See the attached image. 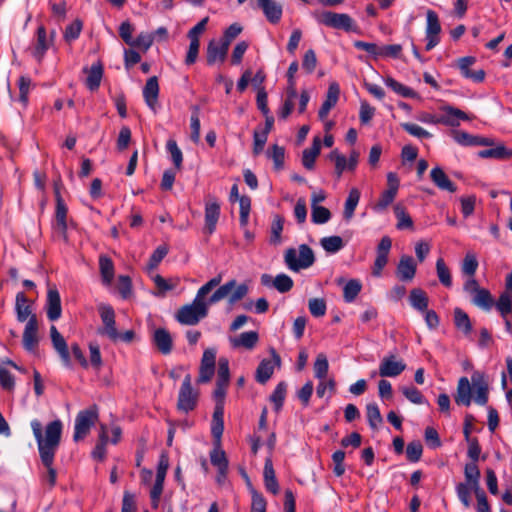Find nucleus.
Listing matches in <instances>:
<instances>
[{
    "instance_id": "c756f323",
    "label": "nucleus",
    "mask_w": 512,
    "mask_h": 512,
    "mask_svg": "<svg viewBox=\"0 0 512 512\" xmlns=\"http://www.w3.org/2000/svg\"><path fill=\"white\" fill-rule=\"evenodd\" d=\"M15 310L17 314V320L19 322L29 320V318L33 315L28 298L23 292H19L16 295Z\"/></svg>"
},
{
    "instance_id": "9d476101",
    "label": "nucleus",
    "mask_w": 512,
    "mask_h": 512,
    "mask_svg": "<svg viewBox=\"0 0 512 512\" xmlns=\"http://www.w3.org/2000/svg\"><path fill=\"white\" fill-rule=\"evenodd\" d=\"M392 247V240L389 236H383L377 246L376 258L372 267V275L380 277L384 267L388 263L389 252Z\"/></svg>"
},
{
    "instance_id": "6e6552de",
    "label": "nucleus",
    "mask_w": 512,
    "mask_h": 512,
    "mask_svg": "<svg viewBox=\"0 0 512 512\" xmlns=\"http://www.w3.org/2000/svg\"><path fill=\"white\" fill-rule=\"evenodd\" d=\"M98 312L103 325L97 329V333L108 337L113 342L118 341L120 333L116 328L114 309L110 305L102 303L98 306Z\"/></svg>"
},
{
    "instance_id": "7c9ffc66",
    "label": "nucleus",
    "mask_w": 512,
    "mask_h": 512,
    "mask_svg": "<svg viewBox=\"0 0 512 512\" xmlns=\"http://www.w3.org/2000/svg\"><path fill=\"white\" fill-rule=\"evenodd\" d=\"M480 158L508 159L512 157V150L508 149L504 144H497L494 147L484 149L478 152Z\"/></svg>"
},
{
    "instance_id": "603ef678",
    "label": "nucleus",
    "mask_w": 512,
    "mask_h": 512,
    "mask_svg": "<svg viewBox=\"0 0 512 512\" xmlns=\"http://www.w3.org/2000/svg\"><path fill=\"white\" fill-rule=\"evenodd\" d=\"M328 369L329 364L326 355L323 353L318 354L314 363L315 377L323 380L327 376Z\"/></svg>"
},
{
    "instance_id": "0eeeda50",
    "label": "nucleus",
    "mask_w": 512,
    "mask_h": 512,
    "mask_svg": "<svg viewBox=\"0 0 512 512\" xmlns=\"http://www.w3.org/2000/svg\"><path fill=\"white\" fill-rule=\"evenodd\" d=\"M463 290L471 297V302L486 311H489L493 304V298L490 292L481 288L475 278H469L463 286Z\"/></svg>"
},
{
    "instance_id": "680f3d73",
    "label": "nucleus",
    "mask_w": 512,
    "mask_h": 512,
    "mask_svg": "<svg viewBox=\"0 0 512 512\" xmlns=\"http://www.w3.org/2000/svg\"><path fill=\"white\" fill-rule=\"evenodd\" d=\"M88 347L90 351V364L95 370L98 371L102 366L100 346L96 341H91Z\"/></svg>"
},
{
    "instance_id": "3c124183",
    "label": "nucleus",
    "mask_w": 512,
    "mask_h": 512,
    "mask_svg": "<svg viewBox=\"0 0 512 512\" xmlns=\"http://www.w3.org/2000/svg\"><path fill=\"white\" fill-rule=\"evenodd\" d=\"M166 148L171 155V159L173 161L175 168L177 170H180L182 167L183 155L176 141L173 139H169L167 141Z\"/></svg>"
},
{
    "instance_id": "e433bc0d",
    "label": "nucleus",
    "mask_w": 512,
    "mask_h": 512,
    "mask_svg": "<svg viewBox=\"0 0 512 512\" xmlns=\"http://www.w3.org/2000/svg\"><path fill=\"white\" fill-rule=\"evenodd\" d=\"M360 192L358 189L353 188L350 190L344 207V218L350 220L353 217L354 211L359 203Z\"/></svg>"
},
{
    "instance_id": "6ab92c4d",
    "label": "nucleus",
    "mask_w": 512,
    "mask_h": 512,
    "mask_svg": "<svg viewBox=\"0 0 512 512\" xmlns=\"http://www.w3.org/2000/svg\"><path fill=\"white\" fill-rule=\"evenodd\" d=\"M47 317L50 321H56L62 313L61 299L58 290L53 287L49 288L46 301Z\"/></svg>"
},
{
    "instance_id": "412c9836",
    "label": "nucleus",
    "mask_w": 512,
    "mask_h": 512,
    "mask_svg": "<svg viewBox=\"0 0 512 512\" xmlns=\"http://www.w3.org/2000/svg\"><path fill=\"white\" fill-rule=\"evenodd\" d=\"M442 111L444 114L439 117V121L443 125L456 127L460 125L461 120L466 121L470 119L464 111L453 106H444Z\"/></svg>"
},
{
    "instance_id": "473e14b6",
    "label": "nucleus",
    "mask_w": 512,
    "mask_h": 512,
    "mask_svg": "<svg viewBox=\"0 0 512 512\" xmlns=\"http://www.w3.org/2000/svg\"><path fill=\"white\" fill-rule=\"evenodd\" d=\"M99 269L103 284L110 285L114 278V264L112 260L106 255H101L99 257Z\"/></svg>"
},
{
    "instance_id": "5701e85b",
    "label": "nucleus",
    "mask_w": 512,
    "mask_h": 512,
    "mask_svg": "<svg viewBox=\"0 0 512 512\" xmlns=\"http://www.w3.org/2000/svg\"><path fill=\"white\" fill-rule=\"evenodd\" d=\"M229 46L227 43H217L214 40L210 41L207 46L206 60L208 65H213L217 61L224 62L227 56Z\"/></svg>"
},
{
    "instance_id": "f3484780",
    "label": "nucleus",
    "mask_w": 512,
    "mask_h": 512,
    "mask_svg": "<svg viewBox=\"0 0 512 512\" xmlns=\"http://www.w3.org/2000/svg\"><path fill=\"white\" fill-rule=\"evenodd\" d=\"M339 95H340L339 85L336 82L330 83L328 90H327L326 99L323 102V104L321 105L319 112H318V117L321 121H324L327 118L330 110L333 107H335V105L337 104V102L339 100Z\"/></svg>"
},
{
    "instance_id": "e2e57ef3",
    "label": "nucleus",
    "mask_w": 512,
    "mask_h": 512,
    "mask_svg": "<svg viewBox=\"0 0 512 512\" xmlns=\"http://www.w3.org/2000/svg\"><path fill=\"white\" fill-rule=\"evenodd\" d=\"M451 135L453 139L462 146H475V141L477 140V136L460 130H453Z\"/></svg>"
},
{
    "instance_id": "338daca9",
    "label": "nucleus",
    "mask_w": 512,
    "mask_h": 512,
    "mask_svg": "<svg viewBox=\"0 0 512 512\" xmlns=\"http://www.w3.org/2000/svg\"><path fill=\"white\" fill-rule=\"evenodd\" d=\"M154 37L152 34L147 32L140 33L136 39L133 40L131 47H136L147 51L153 44Z\"/></svg>"
},
{
    "instance_id": "2eb2a0df",
    "label": "nucleus",
    "mask_w": 512,
    "mask_h": 512,
    "mask_svg": "<svg viewBox=\"0 0 512 512\" xmlns=\"http://www.w3.org/2000/svg\"><path fill=\"white\" fill-rule=\"evenodd\" d=\"M38 321L36 315H32L26 323L23 332V346L29 352H35L38 346Z\"/></svg>"
},
{
    "instance_id": "5fc2aeb1",
    "label": "nucleus",
    "mask_w": 512,
    "mask_h": 512,
    "mask_svg": "<svg viewBox=\"0 0 512 512\" xmlns=\"http://www.w3.org/2000/svg\"><path fill=\"white\" fill-rule=\"evenodd\" d=\"M32 86V81L27 76H20L18 79V88H19V101L23 104V106H27L28 104V95L30 88Z\"/></svg>"
},
{
    "instance_id": "b1692460",
    "label": "nucleus",
    "mask_w": 512,
    "mask_h": 512,
    "mask_svg": "<svg viewBox=\"0 0 512 512\" xmlns=\"http://www.w3.org/2000/svg\"><path fill=\"white\" fill-rule=\"evenodd\" d=\"M50 335L54 349L59 353L62 361L68 365L70 363V354L64 337L54 325L50 328Z\"/></svg>"
},
{
    "instance_id": "8fccbe9b",
    "label": "nucleus",
    "mask_w": 512,
    "mask_h": 512,
    "mask_svg": "<svg viewBox=\"0 0 512 512\" xmlns=\"http://www.w3.org/2000/svg\"><path fill=\"white\" fill-rule=\"evenodd\" d=\"M273 287L280 293H286L293 287V280L286 274H278L272 281Z\"/></svg>"
},
{
    "instance_id": "a878e982",
    "label": "nucleus",
    "mask_w": 512,
    "mask_h": 512,
    "mask_svg": "<svg viewBox=\"0 0 512 512\" xmlns=\"http://www.w3.org/2000/svg\"><path fill=\"white\" fill-rule=\"evenodd\" d=\"M430 177L433 183L441 190L451 193L456 192V185L448 178L442 168L435 167L430 172Z\"/></svg>"
},
{
    "instance_id": "423d86ee",
    "label": "nucleus",
    "mask_w": 512,
    "mask_h": 512,
    "mask_svg": "<svg viewBox=\"0 0 512 512\" xmlns=\"http://www.w3.org/2000/svg\"><path fill=\"white\" fill-rule=\"evenodd\" d=\"M314 17L319 24L325 25L327 27L342 29L346 32L355 30L353 19L345 13L323 11L321 13H315Z\"/></svg>"
},
{
    "instance_id": "7ed1b4c3",
    "label": "nucleus",
    "mask_w": 512,
    "mask_h": 512,
    "mask_svg": "<svg viewBox=\"0 0 512 512\" xmlns=\"http://www.w3.org/2000/svg\"><path fill=\"white\" fill-rule=\"evenodd\" d=\"M472 391L475 393V402L478 405H486L488 402L489 386L485 376L481 372H474L471 376V383L467 377H461L458 381L454 400L456 404L469 406L472 401Z\"/></svg>"
},
{
    "instance_id": "052dcab7",
    "label": "nucleus",
    "mask_w": 512,
    "mask_h": 512,
    "mask_svg": "<svg viewBox=\"0 0 512 512\" xmlns=\"http://www.w3.org/2000/svg\"><path fill=\"white\" fill-rule=\"evenodd\" d=\"M238 201L240 206V225L244 227L248 224L251 210V199L250 197L243 195L239 198Z\"/></svg>"
},
{
    "instance_id": "4be33fe9",
    "label": "nucleus",
    "mask_w": 512,
    "mask_h": 512,
    "mask_svg": "<svg viewBox=\"0 0 512 512\" xmlns=\"http://www.w3.org/2000/svg\"><path fill=\"white\" fill-rule=\"evenodd\" d=\"M159 96V83L156 76L148 78L143 88V97L147 106L154 112L157 109Z\"/></svg>"
},
{
    "instance_id": "4468645a",
    "label": "nucleus",
    "mask_w": 512,
    "mask_h": 512,
    "mask_svg": "<svg viewBox=\"0 0 512 512\" xmlns=\"http://www.w3.org/2000/svg\"><path fill=\"white\" fill-rule=\"evenodd\" d=\"M406 369V364L402 360H397L396 356L390 355L384 357L379 365V374L381 377H397Z\"/></svg>"
},
{
    "instance_id": "6e6d98bb",
    "label": "nucleus",
    "mask_w": 512,
    "mask_h": 512,
    "mask_svg": "<svg viewBox=\"0 0 512 512\" xmlns=\"http://www.w3.org/2000/svg\"><path fill=\"white\" fill-rule=\"evenodd\" d=\"M286 388H287L286 384L284 382H280L276 386L272 395L270 396V400L275 405L276 411H279L283 406V402H284L285 396H286Z\"/></svg>"
},
{
    "instance_id": "9b49d317",
    "label": "nucleus",
    "mask_w": 512,
    "mask_h": 512,
    "mask_svg": "<svg viewBox=\"0 0 512 512\" xmlns=\"http://www.w3.org/2000/svg\"><path fill=\"white\" fill-rule=\"evenodd\" d=\"M220 217V204L214 196L209 195L205 202V226L204 232L211 235Z\"/></svg>"
},
{
    "instance_id": "2f4dec72",
    "label": "nucleus",
    "mask_w": 512,
    "mask_h": 512,
    "mask_svg": "<svg viewBox=\"0 0 512 512\" xmlns=\"http://www.w3.org/2000/svg\"><path fill=\"white\" fill-rule=\"evenodd\" d=\"M409 301L411 306L417 311L424 312L428 308V296L421 288H414L410 291Z\"/></svg>"
},
{
    "instance_id": "a18cd8bd",
    "label": "nucleus",
    "mask_w": 512,
    "mask_h": 512,
    "mask_svg": "<svg viewBox=\"0 0 512 512\" xmlns=\"http://www.w3.org/2000/svg\"><path fill=\"white\" fill-rule=\"evenodd\" d=\"M311 220L315 224L327 223L331 218L329 209L320 205H311Z\"/></svg>"
},
{
    "instance_id": "c03bdc74",
    "label": "nucleus",
    "mask_w": 512,
    "mask_h": 512,
    "mask_svg": "<svg viewBox=\"0 0 512 512\" xmlns=\"http://www.w3.org/2000/svg\"><path fill=\"white\" fill-rule=\"evenodd\" d=\"M322 248L328 253H337L344 247L343 240L340 236H329L321 239Z\"/></svg>"
},
{
    "instance_id": "dca6fc26",
    "label": "nucleus",
    "mask_w": 512,
    "mask_h": 512,
    "mask_svg": "<svg viewBox=\"0 0 512 512\" xmlns=\"http://www.w3.org/2000/svg\"><path fill=\"white\" fill-rule=\"evenodd\" d=\"M417 264L409 255H403L396 268V276L402 282H411L416 275Z\"/></svg>"
},
{
    "instance_id": "f257e3e1",
    "label": "nucleus",
    "mask_w": 512,
    "mask_h": 512,
    "mask_svg": "<svg viewBox=\"0 0 512 512\" xmlns=\"http://www.w3.org/2000/svg\"><path fill=\"white\" fill-rule=\"evenodd\" d=\"M31 428L37 442L41 462L47 469V481L53 487L57 477L53 462L61 441L62 422L60 420L50 422L45 428V433H43L41 422L34 419L31 421Z\"/></svg>"
},
{
    "instance_id": "de8ad7c7",
    "label": "nucleus",
    "mask_w": 512,
    "mask_h": 512,
    "mask_svg": "<svg viewBox=\"0 0 512 512\" xmlns=\"http://www.w3.org/2000/svg\"><path fill=\"white\" fill-rule=\"evenodd\" d=\"M366 414L369 425L372 429H376L383 422L379 407L375 403L366 406Z\"/></svg>"
},
{
    "instance_id": "f03ea898",
    "label": "nucleus",
    "mask_w": 512,
    "mask_h": 512,
    "mask_svg": "<svg viewBox=\"0 0 512 512\" xmlns=\"http://www.w3.org/2000/svg\"><path fill=\"white\" fill-rule=\"evenodd\" d=\"M222 276L217 275L201 286L190 304L183 305L176 313V320L182 325H197L208 315L210 306L205 297L217 286L220 285Z\"/></svg>"
},
{
    "instance_id": "f8f14e48",
    "label": "nucleus",
    "mask_w": 512,
    "mask_h": 512,
    "mask_svg": "<svg viewBox=\"0 0 512 512\" xmlns=\"http://www.w3.org/2000/svg\"><path fill=\"white\" fill-rule=\"evenodd\" d=\"M427 25H426V40L427 44L425 49L427 51L432 50L440 41L439 34L441 32V26L438 15L433 10L427 11Z\"/></svg>"
},
{
    "instance_id": "39448f33",
    "label": "nucleus",
    "mask_w": 512,
    "mask_h": 512,
    "mask_svg": "<svg viewBox=\"0 0 512 512\" xmlns=\"http://www.w3.org/2000/svg\"><path fill=\"white\" fill-rule=\"evenodd\" d=\"M99 414L96 405H92L85 410H81L75 418L74 441L83 440L90 432V429L98 421Z\"/></svg>"
},
{
    "instance_id": "ea45409f",
    "label": "nucleus",
    "mask_w": 512,
    "mask_h": 512,
    "mask_svg": "<svg viewBox=\"0 0 512 512\" xmlns=\"http://www.w3.org/2000/svg\"><path fill=\"white\" fill-rule=\"evenodd\" d=\"M273 371L272 362L266 359L262 360L256 370V380L261 384L266 383L271 378Z\"/></svg>"
},
{
    "instance_id": "20e7f679",
    "label": "nucleus",
    "mask_w": 512,
    "mask_h": 512,
    "mask_svg": "<svg viewBox=\"0 0 512 512\" xmlns=\"http://www.w3.org/2000/svg\"><path fill=\"white\" fill-rule=\"evenodd\" d=\"M287 267L295 272L307 269L315 262L313 250L306 244H301L298 249L289 248L284 255Z\"/></svg>"
},
{
    "instance_id": "f704fd0d",
    "label": "nucleus",
    "mask_w": 512,
    "mask_h": 512,
    "mask_svg": "<svg viewBox=\"0 0 512 512\" xmlns=\"http://www.w3.org/2000/svg\"><path fill=\"white\" fill-rule=\"evenodd\" d=\"M384 83L386 84V86L391 88L396 94L402 97L414 98L417 96V93L413 89L403 85L402 83L396 81L392 77H386L384 79Z\"/></svg>"
},
{
    "instance_id": "bf43d9fd",
    "label": "nucleus",
    "mask_w": 512,
    "mask_h": 512,
    "mask_svg": "<svg viewBox=\"0 0 512 512\" xmlns=\"http://www.w3.org/2000/svg\"><path fill=\"white\" fill-rule=\"evenodd\" d=\"M423 446L420 441H412L406 447V456L410 462H418L422 456Z\"/></svg>"
},
{
    "instance_id": "ddd939ff",
    "label": "nucleus",
    "mask_w": 512,
    "mask_h": 512,
    "mask_svg": "<svg viewBox=\"0 0 512 512\" xmlns=\"http://www.w3.org/2000/svg\"><path fill=\"white\" fill-rule=\"evenodd\" d=\"M67 206L61 195H57L56 210H55V224L54 230L58 233L64 241L68 240L67 236Z\"/></svg>"
},
{
    "instance_id": "79ce46f5",
    "label": "nucleus",
    "mask_w": 512,
    "mask_h": 512,
    "mask_svg": "<svg viewBox=\"0 0 512 512\" xmlns=\"http://www.w3.org/2000/svg\"><path fill=\"white\" fill-rule=\"evenodd\" d=\"M495 305L502 318L506 319V316L512 312V294L510 292H503Z\"/></svg>"
},
{
    "instance_id": "c9c22d12",
    "label": "nucleus",
    "mask_w": 512,
    "mask_h": 512,
    "mask_svg": "<svg viewBox=\"0 0 512 512\" xmlns=\"http://www.w3.org/2000/svg\"><path fill=\"white\" fill-rule=\"evenodd\" d=\"M454 322L455 326L461 330L465 335H468L472 331V324L469 316L460 308L454 310Z\"/></svg>"
},
{
    "instance_id": "1a4fd4ad",
    "label": "nucleus",
    "mask_w": 512,
    "mask_h": 512,
    "mask_svg": "<svg viewBox=\"0 0 512 512\" xmlns=\"http://www.w3.org/2000/svg\"><path fill=\"white\" fill-rule=\"evenodd\" d=\"M199 394L192 388L191 376L187 374L179 390L177 408L179 411L188 413L194 410L198 403Z\"/></svg>"
},
{
    "instance_id": "864d4df0",
    "label": "nucleus",
    "mask_w": 512,
    "mask_h": 512,
    "mask_svg": "<svg viewBox=\"0 0 512 512\" xmlns=\"http://www.w3.org/2000/svg\"><path fill=\"white\" fill-rule=\"evenodd\" d=\"M284 219L283 217L276 215L271 225V236L270 242L274 245L280 244L281 233L283 231Z\"/></svg>"
},
{
    "instance_id": "bb28decb",
    "label": "nucleus",
    "mask_w": 512,
    "mask_h": 512,
    "mask_svg": "<svg viewBox=\"0 0 512 512\" xmlns=\"http://www.w3.org/2000/svg\"><path fill=\"white\" fill-rule=\"evenodd\" d=\"M84 72L87 73L85 84L91 91L98 90L102 77H103V66L100 62L94 63L89 69L85 68Z\"/></svg>"
},
{
    "instance_id": "49530a36",
    "label": "nucleus",
    "mask_w": 512,
    "mask_h": 512,
    "mask_svg": "<svg viewBox=\"0 0 512 512\" xmlns=\"http://www.w3.org/2000/svg\"><path fill=\"white\" fill-rule=\"evenodd\" d=\"M107 441L108 438L106 434V427L102 425L99 435V442L96 444L94 450L92 451V456L94 459L102 461L105 458Z\"/></svg>"
},
{
    "instance_id": "393cba45",
    "label": "nucleus",
    "mask_w": 512,
    "mask_h": 512,
    "mask_svg": "<svg viewBox=\"0 0 512 512\" xmlns=\"http://www.w3.org/2000/svg\"><path fill=\"white\" fill-rule=\"evenodd\" d=\"M153 342L157 349L164 355L172 351L173 340L171 334L164 328H158L153 335Z\"/></svg>"
},
{
    "instance_id": "13d9d810",
    "label": "nucleus",
    "mask_w": 512,
    "mask_h": 512,
    "mask_svg": "<svg viewBox=\"0 0 512 512\" xmlns=\"http://www.w3.org/2000/svg\"><path fill=\"white\" fill-rule=\"evenodd\" d=\"M83 23L81 20L76 19L70 25H68L64 32V39L67 42L76 40L82 31Z\"/></svg>"
},
{
    "instance_id": "4c0bfd02",
    "label": "nucleus",
    "mask_w": 512,
    "mask_h": 512,
    "mask_svg": "<svg viewBox=\"0 0 512 512\" xmlns=\"http://www.w3.org/2000/svg\"><path fill=\"white\" fill-rule=\"evenodd\" d=\"M436 273L440 283L449 288L452 286V277L449 268L445 264L443 258H438L436 261Z\"/></svg>"
},
{
    "instance_id": "4d7b16f0",
    "label": "nucleus",
    "mask_w": 512,
    "mask_h": 512,
    "mask_svg": "<svg viewBox=\"0 0 512 512\" xmlns=\"http://www.w3.org/2000/svg\"><path fill=\"white\" fill-rule=\"evenodd\" d=\"M211 463L221 470L223 474L224 470H228V460L223 450L214 449L210 453Z\"/></svg>"
},
{
    "instance_id": "0e129e2a",
    "label": "nucleus",
    "mask_w": 512,
    "mask_h": 512,
    "mask_svg": "<svg viewBox=\"0 0 512 512\" xmlns=\"http://www.w3.org/2000/svg\"><path fill=\"white\" fill-rule=\"evenodd\" d=\"M401 127L410 135L420 139L432 137L430 132L414 123H402Z\"/></svg>"
},
{
    "instance_id": "774afa93",
    "label": "nucleus",
    "mask_w": 512,
    "mask_h": 512,
    "mask_svg": "<svg viewBox=\"0 0 512 512\" xmlns=\"http://www.w3.org/2000/svg\"><path fill=\"white\" fill-rule=\"evenodd\" d=\"M168 253V247L166 245H160L158 246L154 252L152 253L149 262H148V269L153 270L155 269L159 263L163 260V258Z\"/></svg>"
},
{
    "instance_id": "a19ab883",
    "label": "nucleus",
    "mask_w": 512,
    "mask_h": 512,
    "mask_svg": "<svg viewBox=\"0 0 512 512\" xmlns=\"http://www.w3.org/2000/svg\"><path fill=\"white\" fill-rule=\"evenodd\" d=\"M153 281L158 291L156 296H164L166 292L173 290L178 285V280H166L161 275L157 274L153 277Z\"/></svg>"
},
{
    "instance_id": "aec40b11",
    "label": "nucleus",
    "mask_w": 512,
    "mask_h": 512,
    "mask_svg": "<svg viewBox=\"0 0 512 512\" xmlns=\"http://www.w3.org/2000/svg\"><path fill=\"white\" fill-rule=\"evenodd\" d=\"M259 341V335L256 331L243 332L238 336L229 337V343L232 348H244L252 350Z\"/></svg>"
},
{
    "instance_id": "cd10ccee",
    "label": "nucleus",
    "mask_w": 512,
    "mask_h": 512,
    "mask_svg": "<svg viewBox=\"0 0 512 512\" xmlns=\"http://www.w3.org/2000/svg\"><path fill=\"white\" fill-rule=\"evenodd\" d=\"M37 38H36V44L33 49V56L38 60L41 61L46 53V51L49 49L51 41L47 38V31L46 28L41 25L37 28Z\"/></svg>"
},
{
    "instance_id": "37998d69",
    "label": "nucleus",
    "mask_w": 512,
    "mask_h": 512,
    "mask_svg": "<svg viewBox=\"0 0 512 512\" xmlns=\"http://www.w3.org/2000/svg\"><path fill=\"white\" fill-rule=\"evenodd\" d=\"M362 288V285L359 280L351 279L349 280L344 288H343V297L344 300L348 303L355 300V298L358 296Z\"/></svg>"
},
{
    "instance_id": "c85d7f7f",
    "label": "nucleus",
    "mask_w": 512,
    "mask_h": 512,
    "mask_svg": "<svg viewBox=\"0 0 512 512\" xmlns=\"http://www.w3.org/2000/svg\"><path fill=\"white\" fill-rule=\"evenodd\" d=\"M321 150V141L319 137H315L310 148H307L302 153V164L308 169L314 168V163Z\"/></svg>"
},
{
    "instance_id": "a211bd4d",
    "label": "nucleus",
    "mask_w": 512,
    "mask_h": 512,
    "mask_svg": "<svg viewBox=\"0 0 512 512\" xmlns=\"http://www.w3.org/2000/svg\"><path fill=\"white\" fill-rule=\"evenodd\" d=\"M256 3L270 23L276 24L281 20L283 9L279 3L274 0H256Z\"/></svg>"
},
{
    "instance_id": "58836bf2",
    "label": "nucleus",
    "mask_w": 512,
    "mask_h": 512,
    "mask_svg": "<svg viewBox=\"0 0 512 512\" xmlns=\"http://www.w3.org/2000/svg\"><path fill=\"white\" fill-rule=\"evenodd\" d=\"M477 268L478 260L475 253L467 252L461 265L462 273L467 275L469 278H474Z\"/></svg>"
},
{
    "instance_id": "09e8293b",
    "label": "nucleus",
    "mask_w": 512,
    "mask_h": 512,
    "mask_svg": "<svg viewBox=\"0 0 512 512\" xmlns=\"http://www.w3.org/2000/svg\"><path fill=\"white\" fill-rule=\"evenodd\" d=\"M394 212L397 218V228L402 230L406 228H412L413 221L409 214L405 211V208L397 204L394 207Z\"/></svg>"
},
{
    "instance_id": "69168bd1",
    "label": "nucleus",
    "mask_w": 512,
    "mask_h": 512,
    "mask_svg": "<svg viewBox=\"0 0 512 512\" xmlns=\"http://www.w3.org/2000/svg\"><path fill=\"white\" fill-rule=\"evenodd\" d=\"M308 308L314 317H322L326 313V302L322 298H312L308 302Z\"/></svg>"
},
{
    "instance_id": "72a5a7b5",
    "label": "nucleus",
    "mask_w": 512,
    "mask_h": 512,
    "mask_svg": "<svg viewBox=\"0 0 512 512\" xmlns=\"http://www.w3.org/2000/svg\"><path fill=\"white\" fill-rule=\"evenodd\" d=\"M236 286V280L232 279L218 287V289L207 299L209 305L216 304L225 298H229Z\"/></svg>"
}]
</instances>
